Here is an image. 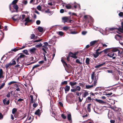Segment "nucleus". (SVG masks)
Masks as SVG:
<instances>
[{
  "label": "nucleus",
  "mask_w": 123,
  "mask_h": 123,
  "mask_svg": "<svg viewBox=\"0 0 123 123\" xmlns=\"http://www.w3.org/2000/svg\"><path fill=\"white\" fill-rule=\"evenodd\" d=\"M95 72H92L91 75V79L93 81V84L94 86H95L97 85V81L98 80V77L96 76L95 74Z\"/></svg>",
  "instance_id": "nucleus-1"
},
{
  "label": "nucleus",
  "mask_w": 123,
  "mask_h": 123,
  "mask_svg": "<svg viewBox=\"0 0 123 123\" xmlns=\"http://www.w3.org/2000/svg\"><path fill=\"white\" fill-rule=\"evenodd\" d=\"M107 55L110 57H112L113 59H115L116 58V57L117 56L116 54H115L113 52H111L108 53Z\"/></svg>",
  "instance_id": "nucleus-2"
},
{
  "label": "nucleus",
  "mask_w": 123,
  "mask_h": 123,
  "mask_svg": "<svg viewBox=\"0 0 123 123\" xmlns=\"http://www.w3.org/2000/svg\"><path fill=\"white\" fill-rule=\"evenodd\" d=\"M78 53V52H75L74 53L72 52H70L69 53V55L72 58L76 59L77 58V56L76 55Z\"/></svg>",
  "instance_id": "nucleus-3"
},
{
  "label": "nucleus",
  "mask_w": 123,
  "mask_h": 123,
  "mask_svg": "<svg viewBox=\"0 0 123 123\" xmlns=\"http://www.w3.org/2000/svg\"><path fill=\"white\" fill-rule=\"evenodd\" d=\"M33 119H31V117L29 115H28L26 119L25 122L27 123H31L33 121Z\"/></svg>",
  "instance_id": "nucleus-4"
},
{
  "label": "nucleus",
  "mask_w": 123,
  "mask_h": 123,
  "mask_svg": "<svg viewBox=\"0 0 123 123\" xmlns=\"http://www.w3.org/2000/svg\"><path fill=\"white\" fill-rule=\"evenodd\" d=\"M80 87L79 86H77L74 89H71V91L72 92H75L76 91H80Z\"/></svg>",
  "instance_id": "nucleus-5"
},
{
  "label": "nucleus",
  "mask_w": 123,
  "mask_h": 123,
  "mask_svg": "<svg viewBox=\"0 0 123 123\" xmlns=\"http://www.w3.org/2000/svg\"><path fill=\"white\" fill-rule=\"evenodd\" d=\"M97 41L96 40H94L90 42V46L93 47L95 45H97Z\"/></svg>",
  "instance_id": "nucleus-6"
},
{
  "label": "nucleus",
  "mask_w": 123,
  "mask_h": 123,
  "mask_svg": "<svg viewBox=\"0 0 123 123\" xmlns=\"http://www.w3.org/2000/svg\"><path fill=\"white\" fill-rule=\"evenodd\" d=\"M61 61L62 63L63 64V66L65 68L67 67L68 68H69L70 66V65L69 64H68L67 63L65 62L64 60H62Z\"/></svg>",
  "instance_id": "nucleus-7"
},
{
  "label": "nucleus",
  "mask_w": 123,
  "mask_h": 123,
  "mask_svg": "<svg viewBox=\"0 0 123 123\" xmlns=\"http://www.w3.org/2000/svg\"><path fill=\"white\" fill-rule=\"evenodd\" d=\"M68 19V18L67 17H63L62 18V22L65 23V22H67Z\"/></svg>",
  "instance_id": "nucleus-8"
},
{
  "label": "nucleus",
  "mask_w": 123,
  "mask_h": 123,
  "mask_svg": "<svg viewBox=\"0 0 123 123\" xmlns=\"http://www.w3.org/2000/svg\"><path fill=\"white\" fill-rule=\"evenodd\" d=\"M64 89L65 92L66 93L67 92L69 91L70 89V86L68 85L66 86L65 87H64Z\"/></svg>",
  "instance_id": "nucleus-9"
},
{
  "label": "nucleus",
  "mask_w": 123,
  "mask_h": 123,
  "mask_svg": "<svg viewBox=\"0 0 123 123\" xmlns=\"http://www.w3.org/2000/svg\"><path fill=\"white\" fill-rule=\"evenodd\" d=\"M24 21L25 22H26L28 23L32 21V20L31 19H30L29 16H28L27 18H26L23 21Z\"/></svg>",
  "instance_id": "nucleus-10"
},
{
  "label": "nucleus",
  "mask_w": 123,
  "mask_h": 123,
  "mask_svg": "<svg viewBox=\"0 0 123 123\" xmlns=\"http://www.w3.org/2000/svg\"><path fill=\"white\" fill-rule=\"evenodd\" d=\"M121 25L122 28L119 27L117 29L119 31L122 33L123 31V22H121Z\"/></svg>",
  "instance_id": "nucleus-11"
},
{
  "label": "nucleus",
  "mask_w": 123,
  "mask_h": 123,
  "mask_svg": "<svg viewBox=\"0 0 123 123\" xmlns=\"http://www.w3.org/2000/svg\"><path fill=\"white\" fill-rule=\"evenodd\" d=\"M40 110L39 109H38L35 111V114L37 115L39 117H40L41 115V113L40 112Z\"/></svg>",
  "instance_id": "nucleus-12"
},
{
  "label": "nucleus",
  "mask_w": 123,
  "mask_h": 123,
  "mask_svg": "<svg viewBox=\"0 0 123 123\" xmlns=\"http://www.w3.org/2000/svg\"><path fill=\"white\" fill-rule=\"evenodd\" d=\"M37 50V49L35 48H33L30 49L29 50L30 52L31 53H34Z\"/></svg>",
  "instance_id": "nucleus-13"
},
{
  "label": "nucleus",
  "mask_w": 123,
  "mask_h": 123,
  "mask_svg": "<svg viewBox=\"0 0 123 123\" xmlns=\"http://www.w3.org/2000/svg\"><path fill=\"white\" fill-rule=\"evenodd\" d=\"M18 15H14L13 17H12V19L14 21H16L18 19Z\"/></svg>",
  "instance_id": "nucleus-14"
},
{
  "label": "nucleus",
  "mask_w": 123,
  "mask_h": 123,
  "mask_svg": "<svg viewBox=\"0 0 123 123\" xmlns=\"http://www.w3.org/2000/svg\"><path fill=\"white\" fill-rule=\"evenodd\" d=\"M91 104H89L88 105V106L87 107V110L88 112H90L91 111V107L90 106L91 105Z\"/></svg>",
  "instance_id": "nucleus-15"
},
{
  "label": "nucleus",
  "mask_w": 123,
  "mask_h": 123,
  "mask_svg": "<svg viewBox=\"0 0 123 123\" xmlns=\"http://www.w3.org/2000/svg\"><path fill=\"white\" fill-rule=\"evenodd\" d=\"M67 118L68 120L70 121H71V114L70 113H69L67 115Z\"/></svg>",
  "instance_id": "nucleus-16"
},
{
  "label": "nucleus",
  "mask_w": 123,
  "mask_h": 123,
  "mask_svg": "<svg viewBox=\"0 0 123 123\" xmlns=\"http://www.w3.org/2000/svg\"><path fill=\"white\" fill-rule=\"evenodd\" d=\"M89 94V93L87 92L86 91L84 92L82 96L83 97L85 98Z\"/></svg>",
  "instance_id": "nucleus-17"
},
{
  "label": "nucleus",
  "mask_w": 123,
  "mask_h": 123,
  "mask_svg": "<svg viewBox=\"0 0 123 123\" xmlns=\"http://www.w3.org/2000/svg\"><path fill=\"white\" fill-rule=\"evenodd\" d=\"M3 71L2 69H0V78H3Z\"/></svg>",
  "instance_id": "nucleus-18"
},
{
  "label": "nucleus",
  "mask_w": 123,
  "mask_h": 123,
  "mask_svg": "<svg viewBox=\"0 0 123 123\" xmlns=\"http://www.w3.org/2000/svg\"><path fill=\"white\" fill-rule=\"evenodd\" d=\"M37 29L39 32H42L43 31V28L39 26L38 27Z\"/></svg>",
  "instance_id": "nucleus-19"
},
{
  "label": "nucleus",
  "mask_w": 123,
  "mask_h": 123,
  "mask_svg": "<svg viewBox=\"0 0 123 123\" xmlns=\"http://www.w3.org/2000/svg\"><path fill=\"white\" fill-rule=\"evenodd\" d=\"M77 83L76 82H69V84L72 87L73 86L76 85Z\"/></svg>",
  "instance_id": "nucleus-20"
},
{
  "label": "nucleus",
  "mask_w": 123,
  "mask_h": 123,
  "mask_svg": "<svg viewBox=\"0 0 123 123\" xmlns=\"http://www.w3.org/2000/svg\"><path fill=\"white\" fill-rule=\"evenodd\" d=\"M19 54H20V55L19 57L20 58H24L26 57V56L22 53H20Z\"/></svg>",
  "instance_id": "nucleus-21"
},
{
  "label": "nucleus",
  "mask_w": 123,
  "mask_h": 123,
  "mask_svg": "<svg viewBox=\"0 0 123 123\" xmlns=\"http://www.w3.org/2000/svg\"><path fill=\"white\" fill-rule=\"evenodd\" d=\"M90 59L88 58H87L86 60V62L87 65H88L89 64Z\"/></svg>",
  "instance_id": "nucleus-22"
},
{
  "label": "nucleus",
  "mask_w": 123,
  "mask_h": 123,
  "mask_svg": "<svg viewBox=\"0 0 123 123\" xmlns=\"http://www.w3.org/2000/svg\"><path fill=\"white\" fill-rule=\"evenodd\" d=\"M65 7L67 9H69L71 8L72 6L69 4H68L65 6Z\"/></svg>",
  "instance_id": "nucleus-23"
},
{
  "label": "nucleus",
  "mask_w": 123,
  "mask_h": 123,
  "mask_svg": "<svg viewBox=\"0 0 123 123\" xmlns=\"http://www.w3.org/2000/svg\"><path fill=\"white\" fill-rule=\"evenodd\" d=\"M94 86V85L93 84L91 85H86V87L87 89H89L93 87Z\"/></svg>",
  "instance_id": "nucleus-24"
},
{
  "label": "nucleus",
  "mask_w": 123,
  "mask_h": 123,
  "mask_svg": "<svg viewBox=\"0 0 123 123\" xmlns=\"http://www.w3.org/2000/svg\"><path fill=\"white\" fill-rule=\"evenodd\" d=\"M94 100L100 103L101 104L104 103V101L100 99H98L97 98L95 99H94Z\"/></svg>",
  "instance_id": "nucleus-25"
},
{
  "label": "nucleus",
  "mask_w": 123,
  "mask_h": 123,
  "mask_svg": "<svg viewBox=\"0 0 123 123\" xmlns=\"http://www.w3.org/2000/svg\"><path fill=\"white\" fill-rule=\"evenodd\" d=\"M25 14H23L22 15V18H21L20 17L19 19L21 21H23V20L25 18Z\"/></svg>",
  "instance_id": "nucleus-26"
},
{
  "label": "nucleus",
  "mask_w": 123,
  "mask_h": 123,
  "mask_svg": "<svg viewBox=\"0 0 123 123\" xmlns=\"http://www.w3.org/2000/svg\"><path fill=\"white\" fill-rule=\"evenodd\" d=\"M35 35L34 34H32L30 36V38L31 39H36V38H34L35 37Z\"/></svg>",
  "instance_id": "nucleus-27"
},
{
  "label": "nucleus",
  "mask_w": 123,
  "mask_h": 123,
  "mask_svg": "<svg viewBox=\"0 0 123 123\" xmlns=\"http://www.w3.org/2000/svg\"><path fill=\"white\" fill-rule=\"evenodd\" d=\"M13 7L16 10H18V6L17 5H13Z\"/></svg>",
  "instance_id": "nucleus-28"
},
{
  "label": "nucleus",
  "mask_w": 123,
  "mask_h": 123,
  "mask_svg": "<svg viewBox=\"0 0 123 123\" xmlns=\"http://www.w3.org/2000/svg\"><path fill=\"white\" fill-rule=\"evenodd\" d=\"M30 97L31 98V103H32L34 102L33 98V96L32 95H30Z\"/></svg>",
  "instance_id": "nucleus-29"
},
{
  "label": "nucleus",
  "mask_w": 123,
  "mask_h": 123,
  "mask_svg": "<svg viewBox=\"0 0 123 123\" xmlns=\"http://www.w3.org/2000/svg\"><path fill=\"white\" fill-rule=\"evenodd\" d=\"M40 44H38L36 45L35 46L37 48H39L42 46V45L41 43H39Z\"/></svg>",
  "instance_id": "nucleus-30"
},
{
  "label": "nucleus",
  "mask_w": 123,
  "mask_h": 123,
  "mask_svg": "<svg viewBox=\"0 0 123 123\" xmlns=\"http://www.w3.org/2000/svg\"><path fill=\"white\" fill-rule=\"evenodd\" d=\"M12 66V65L11 64V63H10L8 64H6L5 65V67L6 68H7L9 67L10 66Z\"/></svg>",
  "instance_id": "nucleus-31"
},
{
  "label": "nucleus",
  "mask_w": 123,
  "mask_h": 123,
  "mask_svg": "<svg viewBox=\"0 0 123 123\" xmlns=\"http://www.w3.org/2000/svg\"><path fill=\"white\" fill-rule=\"evenodd\" d=\"M17 110L16 108H13L12 110V113L13 114H15V113L16 112Z\"/></svg>",
  "instance_id": "nucleus-32"
},
{
  "label": "nucleus",
  "mask_w": 123,
  "mask_h": 123,
  "mask_svg": "<svg viewBox=\"0 0 123 123\" xmlns=\"http://www.w3.org/2000/svg\"><path fill=\"white\" fill-rule=\"evenodd\" d=\"M118 49L116 48H113L112 50V52H116L118 50Z\"/></svg>",
  "instance_id": "nucleus-33"
},
{
  "label": "nucleus",
  "mask_w": 123,
  "mask_h": 123,
  "mask_svg": "<svg viewBox=\"0 0 123 123\" xmlns=\"http://www.w3.org/2000/svg\"><path fill=\"white\" fill-rule=\"evenodd\" d=\"M17 82L15 81H11L8 83V85H10L11 84H13V83H16Z\"/></svg>",
  "instance_id": "nucleus-34"
},
{
  "label": "nucleus",
  "mask_w": 123,
  "mask_h": 123,
  "mask_svg": "<svg viewBox=\"0 0 123 123\" xmlns=\"http://www.w3.org/2000/svg\"><path fill=\"white\" fill-rule=\"evenodd\" d=\"M69 28V27L67 26H64L63 28V29L64 30L67 31Z\"/></svg>",
  "instance_id": "nucleus-35"
},
{
  "label": "nucleus",
  "mask_w": 123,
  "mask_h": 123,
  "mask_svg": "<svg viewBox=\"0 0 123 123\" xmlns=\"http://www.w3.org/2000/svg\"><path fill=\"white\" fill-rule=\"evenodd\" d=\"M76 63H79V64H82V62H81L79 61V60L78 59H77L76 60Z\"/></svg>",
  "instance_id": "nucleus-36"
},
{
  "label": "nucleus",
  "mask_w": 123,
  "mask_h": 123,
  "mask_svg": "<svg viewBox=\"0 0 123 123\" xmlns=\"http://www.w3.org/2000/svg\"><path fill=\"white\" fill-rule=\"evenodd\" d=\"M67 81H64L62 82L61 84L62 85H67Z\"/></svg>",
  "instance_id": "nucleus-37"
},
{
  "label": "nucleus",
  "mask_w": 123,
  "mask_h": 123,
  "mask_svg": "<svg viewBox=\"0 0 123 123\" xmlns=\"http://www.w3.org/2000/svg\"><path fill=\"white\" fill-rule=\"evenodd\" d=\"M39 66H40V65H39V64H37V65H35L32 68V70L34 68H36L38 67H39Z\"/></svg>",
  "instance_id": "nucleus-38"
},
{
  "label": "nucleus",
  "mask_w": 123,
  "mask_h": 123,
  "mask_svg": "<svg viewBox=\"0 0 123 123\" xmlns=\"http://www.w3.org/2000/svg\"><path fill=\"white\" fill-rule=\"evenodd\" d=\"M11 63V64L12 66L16 64V62L15 60H13L12 61V63Z\"/></svg>",
  "instance_id": "nucleus-39"
},
{
  "label": "nucleus",
  "mask_w": 123,
  "mask_h": 123,
  "mask_svg": "<svg viewBox=\"0 0 123 123\" xmlns=\"http://www.w3.org/2000/svg\"><path fill=\"white\" fill-rule=\"evenodd\" d=\"M18 0H13L12 2V4L13 5H16V4L17 3Z\"/></svg>",
  "instance_id": "nucleus-40"
},
{
  "label": "nucleus",
  "mask_w": 123,
  "mask_h": 123,
  "mask_svg": "<svg viewBox=\"0 0 123 123\" xmlns=\"http://www.w3.org/2000/svg\"><path fill=\"white\" fill-rule=\"evenodd\" d=\"M23 52L24 53L26 54V55H28V52L27 51V50H24L23 51Z\"/></svg>",
  "instance_id": "nucleus-41"
},
{
  "label": "nucleus",
  "mask_w": 123,
  "mask_h": 123,
  "mask_svg": "<svg viewBox=\"0 0 123 123\" xmlns=\"http://www.w3.org/2000/svg\"><path fill=\"white\" fill-rule=\"evenodd\" d=\"M117 29V28H115L114 27H112V28H109V30L110 31H113L115 29Z\"/></svg>",
  "instance_id": "nucleus-42"
},
{
  "label": "nucleus",
  "mask_w": 123,
  "mask_h": 123,
  "mask_svg": "<svg viewBox=\"0 0 123 123\" xmlns=\"http://www.w3.org/2000/svg\"><path fill=\"white\" fill-rule=\"evenodd\" d=\"M61 117L63 118V119H65L66 118V116L65 115H64L63 114H62L61 115Z\"/></svg>",
  "instance_id": "nucleus-43"
},
{
  "label": "nucleus",
  "mask_w": 123,
  "mask_h": 123,
  "mask_svg": "<svg viewBox=\"0 0 123 123\" xmlns=\"http://www.w3.org/2000/svg\"><path fill=\"white\" fill-rule=\"evenodd\" d=\"M119 16L121 17H123V12H121L118 14Z\"/></svg>",
  "instance_id": "nucleus-44"
},
{
  "label": "nucleus",
  "mask_w": 123,
  "mask_h": 123,
  "mask_svg": "<svg viewBox=\"0 0 123 123\" xmlns=\"http://www.w3.org/2000/svg\"><path fill=\"white\" fill-rule=\"evenodd\" d=\"M58 34L60 36H62L63 35L64 33L62 31H59Z\"/></svg>",
  "instance_id": "nucleus-45"
},
{
  "label": "nucleus",
  "mask_w": 123,
  "mask_h": 123,
  "mask_svg": "<svg viewBox=\"0 0 123 123\" xmlns=\"http://www.w3.org/2000/svg\"><path fill=\"white\" fill-rule=\"evenodd\" d=\"M5 83H2V84L0 86V90L3 87L5 86Z\"/></svg>",
  "instance_id": "nucleus-46"
},
{
  "label": "nucleus",
  "mask_w": 123,
  "mask_h": 123,
  "mask_svg": "<svg viewBox=\"0 0 123 123\" xmlns=\"http://www.w3.org/2000/svg\"><path fill=\"white\" fill-rule=\"evenodd\" d=\"M93 55L94 56V57L95 58H97L99 56L97 54H93Z\"/></svg>",
  "instance_id": "nucleus-47"
},
{
  "label": "nucleus",
  "mask_w": 123,
  "mask_h": 123,
  "mask_svg": "<svg viewBox=\"0 0 123 123\" xmlns=\"http://www.w3.org/2000/svg\"><path fill=\"white\" fill-rule=\"evenodd\" d=\"M37 8L38 10L41 11V7L40 5H38L37 7Z\"/></svg>",
  "instance_id": "nucleus-48"
},
{
  "label": "nucleus",
  "mask_w": 123,
  "mask_h": 123,
  "mask_svg": "<svg viewBox=\"0 0 123 123\" xmlns=\"http://www.w3.org/2000/svg\"><path fill=\"white\" fill-rule=\"evenodd\" d=\"M98 50H96V54H98V55H99L100 54H101L102 52H103V51H100V52H98Z\"/></svg>",
  "instance_id": "nucleus-49"
},
{
  "label": "nucleus",
  "mask_w": 123,
  "mask_h": 123,
  "mask_svg": "<svg viewBox=\"0 0 123 123\" xmlns=\"http://www.w3.org/2000/svg\"><path fill=\"white\" fill-rule=\"evenodd\" d=\"M38 105V104L37 103H34L33 104V106L35 108Z\"/></svg>",
  "instance_id": "nucleus-50"
},
{
  "label": "nucleus",
  "mask_w": 123,
  "mask_h": 123,
  "mask_svg": "<svg viewBox=\"0 0 123 123\" xmlns=\"http://www.w3.org/2000/svg\"><path fill=\"white\" fill-rule=\"evenodd\" d=\"M117 36L120 37H123V36L121 35H120L118 34H117L115 36V38L116 39V37Z\"/></svg>",
  "instance_id": "nucleus-51"
},
{
  "label": "nucleus",
  "mask_w": 123,
  "mask_h": 123,
  "mask_svg": "<svg viewBox=\"0 0 123 123\" xmlns=\"http://www.w3.org/2000/svg\"><path fill=\"white\" fill-rule=\"evenodd\" d=\"M116 109L115 110V111L117 112H119L120 111H121V109L120 108H116Z\"/></svg>",
  "instance_id": "nucleus-52"
},
{
  "label": "nucleus",
  "mask_w": 123,
  "mask_h": 123,
  "mask_svg": "<svg viewBox=\"0 0 123 123\" xmlns=\"http://www.w3.org/2000/svg\"><path fill=\"white\" fill-rule=\"evenodd\" d=\"M41 21L39 20H37L36 21V23L37 25H39L40 24Z\"/></svg>",
  "instance_id": "nucleus-53"
},
{
  "label": "nucleus",
  "mask_w": 123,
  "mask_h": 123,
  "mask_svg": "<svg viewBox=\"0 0 123 123\" xmlns=\"http://www.w3.org/2000/svg\"><path fill=\"white\" fill-rule=\"evenodd\" d=\"M22 2L25 5H26L27 3V0H23Z\"/></svg>",
  "instance_id": "nucleus-54"
},
{
  "label": "nucleus",
  "mask_w": 123,
  "mask_h": 123,
  "mask_svg": "<svg viewBox=\"0 0 123 123\" xmlns=\"http://www.w3.org/2000/svg\"><path fill=\"white\" fill-rule=\"evenodd\" d=\"M19 50V47L18 48H17V49H13L12 50V51H14V52H16L18 50Z\"/></svg>",
  "instance_id": "nucleus-55"
},
{
  "label": "nucleus",
  "mask_w": 123,
  "mask_h": 123,
  "mask_svg": "<svg viewBox=\"0 0 123 123\" xmlns=\"http://www.w3.org/2000/svg\"><path fill=\"white\" fill-rule=\"evenodd\" d=\"M87 33V31H83L82 32V35H85Z\"/></svg>",
  "instance_id": "nucleus-56"
},
{
  "label": "nucleus",
  "mask_w": 123,
  "mask_h": 123,
  "mask_svg": "<svg viewBox=\"0 0 123 123\" xmlns=\"http://www.w3.org/2000/svg\"><path fill=\"white\" fill-rule=\"evenodd\" d=\"M64 12V10L63 9H61L60 11V12L61 13H63Z\"/></svg>",
  "instance_id": "nucleus-57"
},
{
  "label": "nucleus",
  "mask_w": 123,
  "mask_h": 123,
  "mask_svg": "<svg viewBox=\"0 0 123 123\" xmlns=\"http://www.w3.org/2000/svg\"><path fill=\"white\" fill-rule=\"evenodd\" d=\"M71 57L69 55V54H68V56L67 57V61H68L70 60V57Z\"/></svg>",
  "instance_id": "nucleus-58"
},
{
  "label": "nucleus",
  "mask_w": 123,
  "mask_h": 123,
  "mask_svg": "<svg viewBox=\"0 0 123 123\" xmlns=\"http://www.w3.org/2000/svg\"><path fill=\"white\" fill-rule=\"evenodd\" d=\"M43 43L46 47L48 45V43L47 42H44Z\"/></svg>",
  "instance_id": "nucleus-59"
},
{
  "label": "nucleus",
  "mask_w": 123,
  "mask_h": 123,
  "mask_svg": "<svg viewBox=\"0 0 123 123\" xmlns=\"http://www.w3.org/2000/svg\"><path fill=\"white\" fill-rule=\"evenodd\" d=\"M108 49H106L104 50H103L102 51H103V52H104L105 53H107V51Z\"/></svg>",
  "instance_id": "nucleus-60"
},
{
  "label": "nucleus",
  "mask_w": 123,
  "mask_h": 123,
  "mask_svg": "<svg viewBox=\"0 0 123 123\" xmlns=\"http://www.w3.org/2000/svg\"><path fill=\"white\" fill-rule=\"evenodd\" d=\"M105 62H104L103 63L99 64V66L100 67H101L103 66V65L105 64Z\"/></svg>",
  "instance_id": "nucleus-61"
},
{
  "label": "nucleus",
  "mask_w": 123,
  "mask_h": 123,
  "mask_svg": "<svg viewBox=\"0 0 123 123\" xmlns=\"http://www.w3.org/2000/svg\"><path fill=\"white\" fill-rule=\"evenodd\" d=\"M52 116L54 117H55V114L54 112L53 111L52 112Z\"/></svg>",
  "instance_id": "nucleus-62"
},
{
  "label": "nucleus",
  "mask_w": 123,
  "mask_h": 123,
  "mask_svg": "<svg viewBox=\"0 0 123 123\" xmlns=\"http://www.w3.org/2000/svg\"><path fill=\"white\" fill-rule=\"evenodd\" d=\"M6 99L5 98L3 100V102L4 105H5L6 102Z\"/></svg>",
  "instance_id": "nucleus-63"
},
{
  "label": "nucleus",
  "mask_w": 123,
  "mask_h": 123,
  "mask_svg": "<svg viewBox=\"0 0 123 123\" xmlns=\"http://www.w3.org/2000/svg\"><path fill=\"white\" fill-rule=\"evenodd\" d=\"M110 122L111 123H115V121L114 120H111Z\"/></svg>",
  "instance_id": "nucleus-64"
}]
</instances>
